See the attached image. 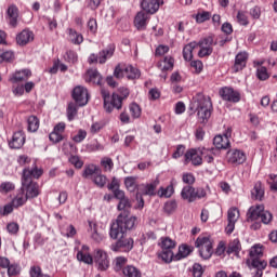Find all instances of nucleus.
Returning a JSON list of instances; mask_svg holds the SVG:
<instances>
[{
  "mask_svg": "<svg viewBox=\"0 0 277 277\" xmlns=\"http://www.w3.org/2000/svg\"><path fill=\"white\" fill-rule=\"evenodd\" d=\"M137 226V217L119 214L115 222L110 225L109 237L110 239H118L110 246L113 252H131L135 241L133 238L124 237L127 230H133Z\"/></svg>",
  "mask_w": 277,
  "mask_h": 277,
  "instance_id": "f257e3e1",
  "label": "nucleus"
},
{
  "mask_svg": "<svg viewBox=\"0 0 277 277\" xmlns=\"http://www.w3.org/2000/svg\"><path fill=\"white\" fill-rule=\"evenodd\" d=\"M119 93L109 94V91L102 89L101 94L104 101V109L107 114H111L114 109H122V101L129 98V90L124 87L119 88Z\"/></svg>",
  "mask_w": 277,
  "mask_h": 277,
  "instance_id": "f03ea898",
  "label": "nucleus"
},
{
  "mask_svg": "<svg viewBox=\"0 0 277 277\" xmlns=\"http://www.w3.org/2000/svg\"><path fill=\"white\" fill-rule=\"evenodd\" d=\"M247 217L251 222H256L261 220L263 224H269V222H272L273 215L271 214L269 211L265 210V206L256 205V206H252L249 209L247 213Z\"/></svg>",
  "mask_w": 277,
  "mask_h": 277,
  "instance_id": "7ed1b4c3",
  "label": "nucleus"
},
{
  "mask_svg": "<svg viewBox=\"0 0 277 277\" xmlns=\"http://www.w3.org/2000/svg\"><path fill=\"white\" fill-rule=\"evenodd\" d=\"M213 110V103L211 97L202 94L197 95V116L201 120H209L211 111Z\"/></svg>",
  "mask_w": 277,
  "mask_h": 277,
  "instance_id": "20e7f679",
  "label": "nucleus"
},
{
  "mask_svg": "<svg viewBox=\"0 0 277 277\" xmlns=\"http://www.w3.org/2000/svg\"><path fill=\"white\" fill-rule=\"evenodd\" d=\"M181 197L183 200H187V202H196V200L207 197V190L202 187L195 188L194 186L186 185L182 188Z\"/></svg>",
  "mask_w": 277,
  "mask_h": 277,
  "instance_id": "39448f33",
  "label": "nucleus"
},
{
  "mask_svg": "<svg viewBox=\"0 0 277 277\" xmlns=\"http://www.w3.org/2000/svg\"><path fill=\"white\" fill-rule=\"evenodd\" d=\"M161 252L158 254L159 259H161L164 263H172L174 259V248H176V241L171 238H162L160 243Z\"/></svg>",
  "mask_w": 277,
  "mask_h": 277,
  "instance_id": "423d86ee",
  "label": "nucleus"
},
{
  "mask_svg": "<svg viewBox=\"0 0 277 277\" xmlns=\"http://www.w3.org/2000/svg\"><path fill=\"white\" fill-rule=\"evenodd\" d=\"M196 248L199 249V255L205 261L213 255V242L207 236H199L195 242Z\"/></svg>",
  "mask_w": 277,
  "mask_h": 277,
  "instance_id": "0eeeda50",
  "label": "nucleus"
},
{
  "mask_svg": "<svg viewBox=\"0 0 277 277\" xmlns=\"http://www.w3.org/2000/svg\"><path fill=\"white\" fill-rule=\"evenodd\" d=\"M114 53H116V45L109 44L106 49L100 51L98 54H90L88 62L89 64H105L107 60L114 57Z\"/></svg>",
  "mask_w": 277,
  "mask_h": 277,
  "instance_id": "6e6552de",
  "label": "nucleus"
},
{
  "mask_svg": "<svg viewBox=\"0 0 277 277\" xmlns=\"http://www.w3.org/2000/svg\"><path fill=\"white\" fill-rule=\"evenodd\" d=\"M202 155H207V150L205 148H190L184 154V163L187 166L192 163V166L198 167L202 166Z\"/></svg>",
  "mask_w": 277,
  "mask_h": 277,
  "instance_id": "1a4fd4ad",
  "label": "nucleus"
},
{
  "mask_svg": "<svg viewBox=\"0 0 277 277\" xmlns=\"http://www.w3.org/2000/svg\"><path fill=\"white\" fill-rule=\"evenodd\" d=\"M21 190L23 192L24 196H26L28 200L38 198L40 194H42V192L40 190V184H38V182H34L30 180L22 179Z\"/></svg>",
  "mask_w": 277,
  "mask_h": 277,
  "instance_id": "9d476101",
  "label": "nucleus"
},
{
  "mask_svg": "<svg viewBox=\"0 0 277 277\" xmlns=\"http://www.w3.org/2000/svg\"><path fill=\"white\" fill-rule=\"evenodd\" d=\"M93 261L98 272H107L109 269V254L103 249H95L93 253Z\"/></svg>",
  "mask_w": 277,
  "mask_h": 277,
  "instance_id": "9b49d317",
  "label": "nucleus"
},
{
  "mask_svg": "<svg viewBox=\"0 0 277 277\" xmlns=\"http://www.w3.org/2000/svg\"><path fill=\"white\" fill-rule=\"evenodd\" d=\"M215 44H217V43L213 40V36H208V37L202 38L197 43V47L200 48V50L198 52V56L199 57H209V55H211L213 53V47H215Z\"/></svg>",
  "mask_w": 277,
  "mask_h": 277,
  "instance_id": "f8f14e48",
  "label": "nucleus"
},
{
  "mask_svg": "<svg viewBox=\"0 0 277 277\" xmlns=\"http://www.w3.org/2000/svg\"><path fill=\"white\" fill-rule=\"evenodd\" d=\"M157 187H159V179H156L150 183L138 185L136 198H140V196H149V198L157 196Z\"/></svg>",
  "mask_w": 277,
  "mask_h": 277,
  "instance_id": "ddd939ff",
  "label": "nucleus"
},
{
  "mask_svg": "<svg viewBox=\"0 0 277 277\" xmlns=\"http://www.w3.org/2000/svg\"><path fill=\"white\" fill-rule=\"evenodd\" d=\"M71 96L75 101V103H77V105H79V107H83L85 105H88V102L90 101V94L88 93V89H85L82 85H78L72 90Z\"/></svg>",
  "mask_w": 277,
  "mask_h": 277,
  "instance_id": "4468645a",
  "label": "nucleus"
},
{
  "mask_svg": "<svg viewBox=\"0 0 277 277\" xmlns=\"http://www.w3.org/2000/svg\"><path fill=\"white\" fill-rule=\"evenodd\" d=\"M219 94L223 101L228 103H239L241 101V93L230 87L221 88Z\"/></svg>",
  "mask_w": 277,
  "mask_h": 277,
  "instance_id": "2eb2a0df",
  "label": "nucleus"
},
{
  "mask_svg": "<svg viewBox=\"0 0 277 277\" xmlns=\"http://www.w3.org/2000/svg\"><path fill=\"white\" fill-rule=\"evenodd\" d=\"M227 162L230 163V166H241L242 163H246V153H243L241 149H229L226 154Z\"/></svg>",
  "mask_w": 277,
  "mask_h": 277,
  "instance_id": "dca6fc26",
  "label": "nucleus"
},
{
  "mask_svg": "<svg viewBox=\"0 0 277 277\" xmlns=\"http://www.w3.org/2000/svg\"><path fill=\"white\" fill-rule=\"evenodd\" d=\"M44 174L42 168H38L36 163L32 164V168H25L23 170L22 180L24 181H34L32 179H40Z\"/></svg>",
  "mask_w": 277,
  "mask_h": 277,
  "instance_id": "f3484780",
  "label": "nucleus"
},
{
  "mask_svg": "<svg viewBox=\"0 0 277 277\" xmlns=\"http://www.w3.org/2000/svg\"><path fill=\"white\" fill-rule=\"evenodd\" d=\"M148 21H150L148 13L140 11L134 17V27L137 29V31H146V27H148Z\"/></svg>",
  "mask_w": 277,
  "mask_h": 277,
  "instance_id": "a211bd4d",
  "label": "nucleus"
},
{
  "mask_svg": "<svg viewBox=\"0 0 277 277\" xmlns=\"http://www.w3.org/2000/svg\"><path fill=\"white\" fill-rule=\"evenodd\" d=\"M25 132H14L12 140L9 141V148H12L13 150H18L23 148V146H25Z\"/></svg>",
  "mask_w": 277,
  "mask_h": 277,
  "instance_id": "6ab92c4d",
  "label": "nucleus"
},
{
  "mask_svg": "<svg viewBox=\"0 0 277 277\" xmlns=\"http://www.w3.org/2000/svg\"><path fill=\"white\" fill-rule=\"evenodd\" d=\"M248 52H239L235 57V63L232 67L233 72H240L248 64Z\"/></svg>",
  "mask_w": 277,
  "mask_h": 277,
  "instance_id": "aec40b11",
  "label": "nucleus"
},
{
  "mask_svg": "<svg viewBox=\"0 0 277 277\" xmlns=\"http://www.w3.org/2000/svg\"><path fill=\"white\" fill-rule=\"evenodd\" d=\"M237 220H239V210H237V208L229 209L227 212L228 224L225 228L227 235H232L233 230H235Z\"/></svg>",
  "mask_w": 277,
  "mask_h": 277,
  "instance_id": "412c9836",
  "label": "nucleus"
},
{
  "mask_svg": "<svg viewBox=\"0 0 277 277\" xmlns=\"http://www.w3.org/2000/svg\"><path fill=\"white\" fill-rule=\"evenodd\" d=\"M34 31L29 29H24L16 36V43L19 47H26V44H29V42H34Z\"/></svg>",
  "mask_w": 277,
  "mask_h": 277,
  "instance_id": "4be33fe9",
  "label": "nucleus"
},
{
  "mask_svg": "<svg viewBox=\"0 0 277 277\" xmlns=\"http://www.w3.org/2000/svg\"><path fill=\"white\" fill-rule=\"evenodd\" d=\"M77 259L85 265H92L94 263V255L90 254V247L82 246L81 250L77 252Z\"/></svg>",
  "mask_w": 277,
  "mask_h": 277,
  "instance_id": "5701e85b",
  "label": "nucleus"
},
{
  "mask_svg": "<svg viewBox=\"0 0 277 277\" xmlns=\"http://www.w3.org/2000/svg\"><path fill=\"white\" fill-rule=\"evenodd\" d=\"M159 0H142L141 8L147 14H156L159 11Z\"/></svg>",
  "mask_w": 277,
  "mask_h": 277,
  "instance_id": "b1692460",
  "label": "nucleus"
},
{
  "mask_svg": "<svg viewBox=\"0 0 277 277\" xmlns=\"http://www.w3.org/2000/svg\"><path fill=\"white\" fill-rule=\"evenodd\" d=\"M6 18L8 23L11 27H17L18 25V8L16 5L11 4L6 10Z\"/></svg>",
  "mask_w": 277,
  "mask_h": 277,
  "instance_id": "393cba45",
  "label": "nucleus"
},
{
  "mask_svg": "<svg viewBox=\"0 0 277 277\" xmlns=\"http://www.w3.org/2000/svg\"><path fill=\"white\" fill-rule=\"evenodd\" d=\"M252 268L255 269L253 277H263V271L267 267L266 261H261L259 259H253L251 261Z\"/></svg>",
  "mask_w": 277,
  "mask_h": 277,
  "instance_id": "a878e982",
  "label": "nucleus"
},
{
  "mask_svg": "<svg viewBox=\"0 0 277 277\" xmlns=\"http://www.w3.org/2000/svg\"><path fill=\"white\" fill-rule=\"evenodd\" d=\"M213 144L217 150H226L227 148H230V140L220 134L214 136Z\"/></svg>",
  "mask_w": 277,
  "mask_h": 277,
  "instance_id": "bb28decb",
  "label": "nucleus"
},
{
  "mask_svg": "<svg viewBox=\"0 0 277 277\" xmlns=\"http://www.w3.org/2000/svg\"><path fill=\"white\" fill-rule=\"evenodd\" d=\"M157 66L162 72H167V70H172L174 68V57L164 56L163 60L158 62Z\"/></svg>",
  "mask_w": 277,
  "mask_h": 277,
  "instance_id": "cd10ccee",
  "label": "nucleus"
},
{
  "mask_svg": "<svg viewBox=\"0 0 277 277\" xmlns=\"http://www.w3.org/2000/svg\"><path fill=\"white\" fill-rule=\"evenodd\" d=\"M89 228L91 230V238L93 239V241H96V243H101L105 236L103 235V233L98 232V225L92 221H89Z\"/></svg>",
  "mask_w": 277,
  "mask_h": 277,
  "instance_id": "c85d7f7f",
  "label": "nucleus"
},
{
  "mask_svg": "<svg viewBox=\"0 0 277 277\" xmlns=\"http://www.w3.org/2000/svg\"><path fill=\"white\" fill-rule=\"evenodd\" d=\"M124 72L129 81H135V79H140V77H142V71L133 65H127Z\"/></svg>",
  "mask_w": 277,
  "mask_h": 277,
  "instance_id": "c756f323",
  "label": "nucleus"
},
{
  "mask_svg": "<svg viewBox=\"0 0 277 277\" xmlns=\"http://www.w3.org/2000/svg\"><path fill=\"white\" fill-rule=\"evenodd\" d=\"M67 34H68V40L69 42H71V44H77V45L83 44V35H81V32H78L72 28H68Z\"/></svg>",
  "mask_w": 277,
  "mask_h": 277,
  "instance_id": "7c9ffc66",
  "label": "nucleus"
},
{
  "mask_svg": "<svg viewBox=\"0 0 277 277\" xmlns=\"http://www.w3.org/2000/svg\"><path fill=\"white\" fill-rule=\"evenodd\" d=\"M30 76H31V70L23 69L21 71H16L11 78V81H13V83H21V81H27V79H29Z\"/></svg>",
  "mask_w": 277,
  "mask_h": 277,
  "instance_id": "2f4dec72",
  "label": "nucleus"
},
{
  "mask_svg": "<svg viewBox=\"0 0 277 277\" xmlns=\"http://www.w3.org/2000/svg\"><path fill=\"white\" fill-rule=\"evenodd\" d=\"M198 47V43L196 42H190L186 44L183 49V57L185 62H192L194 60V49Z\"/></svg>",
  "mask_w": 277,
  "mask_h": 277,
  "instance_id": "473e14b6",
  "label": "nucleus"
},
{
  "mask_svg": "<svg viewBox=\"0 0 277 277\" xmlns=\"http://www.w3.org/2000/svg\"><path fill=\"white\" fill-rule=\"evenodd\" d=\"M123 277H142V271L133 265H127L122 268Z\"/></svg>",
  "mask_w": 277,
  "mask_h": 277,
  "instance_id": "72a5a7b5",
  "label": "nucleus"
},
{
  "mask_svg": "<svg viewBox=\"0 0 277 277\" xmlns=\"http://www.w3.org/2000/svg\"><path fill=\"white\" fill-rule=\"evenodd\" d=\"M40 129V119L31 115L27 118V131L29 133H36Z\"/></svg>",
  "mask_w": 277,
  "mask_h": 277,
  "instance_id": "f704fd0d",
  "label": "nucleus"
},
{
  "mask_svg": "<svg viewBox=\"0 0 277 277\" xmlns=\"http://www.w3.org/2000/svg\"><path fill=\"white\" fill-rule=\"evenodd\" d=\"M27 200L29 199L27 198L25 193L19 190L17 195L12 199L11 202L13 203L14 209H18L19 207L25 206L27 203Z\"/></svg>",
  "mask_w": 277,
  "mask_h": 277,
  "instance_id": "c9c22d12",
  "label": "nucleus"
},
{
  "mask_svg": "<svg viewBox=\"0 0 277 277\" xmlns=\"http://www.w3.org/2000/svg\"><path fill=\"white\" fill-rule=\"evenodd\" d=\"M251 196L254 200H263L265 189H263V184L261 182L255 183L253 189L251 190Z\"/></svg>",
  "mask_w": 277,
  "mask_h": 277,
  "instance_id": "e433bc0d",
  "label": "nucleus"
},
{
  "mask_svg": "<svg viewBox=\"0 0 277 277\" xmlns=\"http://www.w3.org/2000/svg\"><path fill=\"white\" fill-rule=\"evenodd\" d=\"M117 209L119 211H123L122 213H120V215L132 217V216H129V210L131 209V201L129 200V198L126 197L123 199H120L117 206Z\"/></svg>",
  "mask_w": 277,
  "mask_h": 277,
  "instance_id": "4c0bfd02",
  "label": "nucleus"
},
{
  "mask_svg": "<svg viewBox=\"0 0 277 277\" xmlns=\"http://www.w3.org/2000/svg\"><path fill=\"white\" fill-rule=\"evenodd\" d=\"M173 195H174V184H170L166 188L161 186L157 192V196L159 198H172Z\"/></svg>",
  "mask_w": 277,
  "mask_h": 277,
  "instance_id": "58836bf2",
  "label": "nucleus"
},
{
  "mask_svg": "<svg viewBox=\"0 0 277 277\" xmlns=\"http://www.w3.org/2000/svg\"><path fill=\"white\" fill-rule=\"evenodd\" d=\"M89 82L94 83V85H101V81H103V77H101V74L96 69L88 70L87 72Z\"/></svg>",
  "mask_w": 277,
  "mask_h": 277,
  "instance_id": "ea45409f",
  "label": "nucleus"
},
{
  "mask_svg": "<svg viewBox=\"0 0 277 277\" xmlns=\"http://www.w3.org/2000/svg\"><path fill=\"white\" fill-rule=\"evenodd\" d=\"M124 185L128 192H135L136 189L140 190V185H137V177L135 176H128L124 179Z\"/></svg>",
  "mask_w": 277,
  "mask_h": 277,
  "instance_id": "a19ab883",
  "label": "nucleus"
},
{
  "mask_svg": "<svg viewBox=\"0 0 277 277\" xmlns=\"http://www.w3.org/2000/svg\"><path fill=\"white\" fill-rule=\"evenodd\" d=\"M100 168L94 166V164H89L84 168L82 176L83 179H90V176H92V179H94V176L97 175V173L100 172Z\"/></svg>",
  "mask_w": 277,
  "mask_h": 277,
  "instance_id": "79ce46f5",
  "label": "nucleus"
},
{
  "mask_svg": "<svg viewBox=\"0 0 277 277\" xmlns=\"http://www.w3.org/2000/svg\"><path fill=\"white\" fill-rule=\"evenodd\" d=\"M193 249L192 247L187 246V245H182L179 248V252L175 255V259L177 261H181V259H186V256H189V254H192Z\"/></svg>",
  "mask_w": 277,
  "mask_h": 277,
  "instance_id": "37998d69",
  "label": "nucleus"
},
{
  "mask_svg": "<svg viewBox=\"0 0 277 277\" xmlns=\"http://www.w3.org/2000/svg\"><path fill=\"white\" fill-rule=\"evenodd\" d=\"M92 182L94 183V185H96V187H100V189H103V187L107 185V176L103 175V173H101V170H100V172L92 177Z\"/></svg>",
  "mask_w": 277,
  "mask_h": 277,
  "instance_id": "c03bdc74",
  "label": "nucleus"
},
{
  "mask_svg": "<svg viewBox=\"0 0 277 277\" xmlns=\"http://www.w3.org/2000/svg\"><path fill=\"white\" fill-rule=\"evenodd\" d=\"M241 251V242L239 239H234L227 248V254H239Z\"/></svg>",
  "mask_w": 277,
  "mask_h": 277,
  "instance_id": "a18cd8bd",
  "label": "nucleus"
},
{
  "mask_svg": "<svg viewBox=\"0 0 277 277\" xmlns=\"http://www.w3.org/2000/svg\"><path fill=\"white\" fill-rule=\"evenodd\" d=\"M261 256H263V248L259 245H255L250 250V258L251 261H254V259H258V261H261Z\"/></svg>",
  "mask_w": 277,
  "mask_h": 277,
  "instance_id": "49530a36",
  "label": "nucleus"
},
{
  "mask_svg": "<svg viewBox=\"0 0 277 277\" xmlns=\"http://www.w3.org/2000/svg\"><path fill=\"white\" fill-rule=\"evenodd\" d=\"M128 259L127 258H124V256H117L116 259H115V267H114V269H115V272H122V269H124V265H127V263H128Z\"/></svg>",
  "mask_w": 277,
  "mask_h": 277,
  "instance_id": "de8ad7c7",
  "label": "nucleus"
},
{
  "mask_svg": "<svg viewBox=\"0 0 277 277\" xmlns=\"http://www.w3.org/2000/svg\"><path fill=\"white\" fill-rule=\"evenodd\" d=\"M75 116H77V104L75 102H70L67 107V118L69 122L75 120Z\"/></svg>",
  "mask_w": 277,
  "mask_h": 277,
  "instance_id": "09e8293b",
  "label": "nucleus"
},
{
  "mask_svg": "<svg viewBox=\"0 0 277 277\" xmlns=\"http://www.w3.org/2000/svg\"><path fill=\"white\" fill-rule=\"evenodd\" d=\"M101 166L104 172H111V170H114V160L111 158L105 157L101 160Z\"/></svg>",
  "mask_w": 277,
  "mask_h": 277,
  "instance_id": "8fccbe9b",
  "label": "nucleus"
},
{
  "mask_svg": "<svg viewBox=\"0 0 277 277\" xmlns=\"http://www.w3.org/2000/svg\"><path fill=\"white\" fill-rule=\"evenodd\" d=\"M236 18L237 23H239V25H242L243 27H248V25H250V21H248V15L243 11H238Z\"/></svg>",
  "mask_w": 277,
  "mask_h": 277,
  "instance_id": "3c124183",
  "label": "nucleus"
},
{
  "mask_svg": "<svg viewBox=\"0 0 277 277\" xmlns=\"http://www.w3.org/2000/svg\"><path fill=\"white\" fill-rule=\"evenodd\" d=\"M177 203L175 200H170L164 203L163 210L168 215L174 213L176 211Z\"/></svg>",
  "mask_w": 277,
  "mask_h": 277,
  "instance_id": "603ef678",
  "label": "nucleus"
},
{
  "mask_svg": "<svg viewBox=\"0 0 277 277\" xmlns=\"http://www.w3.org/2000/svg\"><path fill=\"white\" fill-rule=\"evenodd\" d=\"M256 77L260 81H267L269 79V74L267 72V67L261 66L256 70Z\"/></svg>",
  "mask_w": 277,
  "mask_h": 277,
  "instance_id": "864d4df0",
  "label": "nucleus"
},
{
  "mask_svg": "<svg viewBox=\"0 0 277 277\" xmlns=\"http://www.w3.org/2000/svg\"><path fill=\"white\" fill-rule=\"evenodd\" d=\"M129 109L132 118H140V116H142V108H140V105H137V103L130 104Z\"/></svg>",
  "mask_w": 277,
  "mask_h": 277,
  "instance_id": "5fc2aeb1",
  "label": "nucleus"
},
{
  "mask_svg": "<svg viewBox=\"0 0 277 277\" xmlns=\"http://www.w3.org/2000/svg\"><path fill=\"white\" fill-rule=\"evenodd\" d=\"M126 69H127V65L118 64L115 67L114 77H116V79H122V77H124L126 75L124 72Z\"/></svg>",
  "mask_w": 277,
  "mask_h": 277,
  "instance_id": "6e6d98bb",
  "label": "nucleus"
},
{
  "mask_svg": "<svg viewBox=\"0 0 277 277\" xmlns=\"http://www.w3.org/2000/svg\"><path fill=\"white\" fill-rule=\"evenodd\" d=\"M211 19V13L209 11H203L201 13H197L196 23H206V21Z\"/></svg>",
  "mask_w": 277,
  "mask_h": 277,
  "instance_id": "4d7b16f0",
  "label": "nucleus"
},
{
  "mask_svg": "<svg viewBox=\"0 0 277 277\" xmlns=\"http://www.w3.org/2000/svg\"><path fill=\"white\" fill-rule=\"evenodd\" d=\"M15 186L12 182H4L0 185L1 194H10V192H14Z\"/></svg>",
  "mask_w": 277,
  "mask_h": 277,
  "instance_id": "13d9d810",
  "label": "nucleus"
},
{
  "mask_svg": "<svg viewBox=\"0 0 277 277\" xmlns=\"http://www.w3.org/2000/svg\"><path fill=\"white\" fill-rule=\"evenodd\" d=\"M6 230L9 235H18V230H21V226L16 222H11L6 225Z\"/></svg>",
  "mask_w": 277,
  "mask_h": 277,
  "instance_id": "bf43d9fd",
  "label": "nucleus"
},
{
  "mask_svg": "<svg viewBox=\"0 0 277 277\" xmlns=\"http://www.w3.org/2000/svg\"><path fill=\"white\" fill-rule=\"evenodd\" d=\"M6 269L8 276H18V274H21V266H18V264H9Z\"/></svg>",
  "mask_w": 277,
  "mask_h": 277,
  "instance_id": "052dcab7",
  "label": "nucleus"
},
{
  "mask_svg": "<svg viewBox=\"0 0 277 277\" xmlns=\"http://www.w3.org/2000/svg\"><path fill=\"white\" fill-rule=\"evenodd\" d=\"M183 183L186 185L193 186L196 183V177L192 173H184L182 176Z\"/></svg>",
  "mask_w": 277,
  "mask_h": 277,
  "instance_id": "680f3d73",
  "label": "nucleus"
},
{
  "mask_svg": "<svg viewBox=\"0 0 277 277\" xmlns=\"http://www.w3.org/2000/svg\"><path fill=\"white\" fill-rule=\"evenodd\" d=\"M85 137H88V132H85V130H79L78 133L74 135L72 140L76 144H81Z\"/></svg>",
  "mask_w": 277,
  "mask_h": 277,
  "instance_id": "e2e57ef3",
  "label": "nucleus"
},
{
  "mask_svg": "<svg viewBox=\"0 0 277 277\" xmlns=\"http://www.w3.org/2000/svg\"><path fill=\"white\" fill-rule=\"evenodd\" d=\"M66 62H69V64H76L77 62V52L72 50H68L65 54Z\"/></svg>",
  "mask_w": 277,
  "mask_h": 277,
  "instance_id": "0e129e2a",
  "label": "nucleus"
},
{
  "mask_svg": "<svg viewBox=\"0 0 277 277\" xmlns=\"http://www.w3.org/2000/svg\"><path fill=\"white\" fill-rule=\"evenodd\" d=\"M88 29L90 34H96L98 31V24L95 18H90L88 22Z\"/></svg>",
  "mask_w": 277,
  "mask_h": 277,
  "instance_id": "69168bd1",
  "label": "nucleus"
},
{
  "mask_svg": "<svg viewBox=\"0 0 277 277\" xmlns=\"http://www.w3.org/2000/svg\"><path fill=\"white\" fill-rule=\"evenodd\" d=\"M29 275L30 277H41L44 274H42V268L40 266L34 265L30 267Z\"/></svg>",
  "mask_w": 277,
  "mask_h": 277,
  "instance_id": "338daca9",
  "label": "nucleus"
},
{
  "mask_svg": "<svg viewBox=\"0 0 277 277\" xmlns=\"http://www.w3.org/2000/svg\"><path fill=\"white\" fill-rule=\"evenodd\" d=\"M202 274H205V271L202 269V265L194 264V266H193V276L194 277H202Z\"/></svg>",
  "mask_w": 277,
  "mask_h": 277,
  "instance_id": "774afa93",
  "label": "nucleus"
}]
</instances>
